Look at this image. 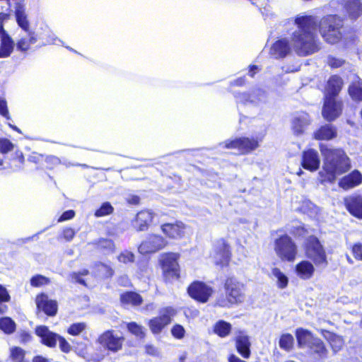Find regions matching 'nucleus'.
<instances>
[{"instance_id":"1","label":"nucleus","mask_w":362,"mask_h":362,"mask_svg":"<svg viewBox=\"0 0 362 362\" xmlns=\"http://www.w3.org/2000/svg\"><path fill=\"white\" fill-rule=\"evenodd\" d=\"M297 29L291 35V45L286 38L277 40L270 49V54L274 58H284L291 51L301 57L318 52L321 47L316 34L317 21L312 16H298L295 19Z\"/></svg>"},{"instance_id":"2","label":"nucleus","mask_w":362,"mask_h":362,"mask_svg":"<svg viewBox=\"0 0 362 362\" xmlns=\"http://www.w3.org/2000/svg\"><path fill=\"white\" fill-rule=\"evenodd\" d=\"M320 151L324 158L322 170L319 173L321 183L333 182L351 168L350 160L343 150L321 144Z\"/></svg>"},{"instance_id":"3","label":"nucleus","mask_w":362,"mask_h":362,"mask_svg":"<svg viewBox=\"0 0 362 362\" xmlns=\"http://www.w3.org/2000/svg\"><path fill=\"white\" fill-rule=\"evenodd\" d=\"M226 293L219 295L216 300V305L222 308L241 303L244 298L245 286L234 276L228 277L224 284Z\"/></svg>"},{"instance_id":"4","label":"nucleus","mask_w":362,"mask_h":362,"mask_svg":"<svg viewBox=\"0 0 362 362\" xmlns=\"http://www.w3.org/2000/svg\"><path fill=\"white\" fill-rule=\"evenodd\" d=\"M342 20L337 15H328L319 22V31L324 40L331 45L339 42L342 38L341 28Z\"/></svg>"},{"instance_id":"5","label":"nucleus","mask_w":362,"mask_h":362,"mask_svg":"<svg viewBox=\"0 0 362 362\" xmlns=\"http://www.w3.org/2000/svg\"><path fill=\"white\" fill-rule=\"evenodd\" d=\"M274 250L283 261L293 262L297 255V246L291 237L282 235L275 240Z\"/></svg>"},{"instance_id":"6","label":"nucleus","mask_w":362,"mask_h":362,"mask_svg":"<svg viewBox=\"0 0 362 362\" xmlns=\"http://www.w3.org/2000/svg\"><path fill=\"white\" fill-rule=\"evenodd\" d=\"M305 254L316 266L326 267L327 265L325 251L317 238L311 236L308 238Z\"/></svg>"},{"instance_id":"7","label":"nucleus","mask_w":362,"mask_h":362,"mask_svg":"<svg viewBox=\"0 0 362 362\" xmlns=\"http://www.w3.org/2000/svg\"><path fill=\"white\" fill-rule=\"evenodd\" d=\"M36 334L41 338L42 342L49 346L53 347L59 341L60 349L64 352H69L71 346L66 340L59 335L51 332L46 326H39L35 329Z\"/></svg>"},{"instance_id":"8","label":"nucleus","mask_w":362,"mask_h":362,"mask_svg":"<svg viewBox=\"0 0 362 362\" xmlns=\"http://www.w3.org/2000/svg\"><path fill=\"white\" fill-rule=\"evenodd\" d=\"M329 6L337 11L344 9L351 20H356L362 15V0H332Z\"/></svg>"},{"instance_id":"9","label":"nucleus","mask_w":362,"mask_h":362,"mask_svg":"<svg viewBox=\"0 0 362 362\" xmlns=\"http://www.w3.org/2000/svg\"><path fill=\"white\" fill-rule=\"evenodd\" d=\"M262 140V136L236 138L234 140L226 141L224 147L226 148L238 149L240 153L245 154L257 148Z\"/></svg>"},{"instance_id":"10","label":"nucleus","mask_w":362,"mask_h":362,"mask_svg":"<svg viewBox=\"0 0 362 362\" xmlns=\"http://www.w3.org/2000/svg\"><path fill=\"white\" fill-rule=\"evenodd\" d=\"M176 314V310L171 307H165L160 310V316L149 320L148 326L153 334L161 332L168 324L170 323L172 317Z\"/></svg>"},{"instance_id":"11","label":"nucleus","mask_w":362,"mask_h":362,"mask_svg":"<svg viewBox=\"0 0 362 362\" xmlns=\"http://www.w3.org/2000/svg\"><path fill=\"white\" fill-rule=\"evenodd\" d=\"M167 244V240L163 236L148 234L139 246L138 250L143 255L155 253L163 249Z\"/></svg>"},{"instance_id":"12","label":"nucleus","mask_w":362,"mask_h":362,"mask_svg":"<svg viewBox=\"0 0 362 362\" xmlns=\"http://www.w3.org/2000/svg\"><path fill=\"white\" fill-rule=\"evenodd\" d=\"M178 258L179 255L176 253L166 254L161 259V266L164 277L166 280L170 281L179 277V264L177 263Z\"/></svg>"},{"instance_id":"13","label":"nucleus","mask_w":362,"mask_h":362,"mask_svg":"<svg viewBox=\"0 0 362 362\" xmlns=\"http://www.w3.org/2000/svg\"><path fill=\"white\" fill-rule=\"evenodd\" d=\"M98 341L106 349L117 352L122 349L124 338L113 330H107L99 337Z\"/></svg>"},{"instance_id":"14","label":"nucleus","mask_w":362,"mask_h":362,"mask_svg":"<svg viewBox=\"0 0 362 362\" xmlns=\"http://www.w3.org/2000/svg\"><path fill=\"white\" fill-rule=\"evenodd\" d=\"M230 246L224 239L218 240L214 245L213 258L217 265H226L230 259Z\"/></svg>"},{"instance_id":"15","label":"nucleus","mask_w":362,"mask_h":362,"mask_svg":"<svg viewBox=\"0 0 362 362\" xmlns=\"http://www.w3.org/2000/svg\"><path fill=\"white\" fill-rule=\"evenodd\" d=\"M188 293L194 299L206 303L213 293L211 286L202 281H194L188 287Z\"/></svg>"},{"instance_id":"16","label":"nucleus","mask_w":362,"mask_h":362,"mask_svg":"<svg viewBox=\"0 0 362 362\" xmlns=\"http://www.w3.org/2000/svg\"><path fill=\"white\" fill-rule=\"evenodd\" d=\"M342 103L330 96H325L322 115L327 121H333L341 113Z\"/></svg>"},{"instance_id":"17","label":"nucleus","mask_w":362,"mask_h":362,"mask_svg":"<svg viewBox=\"0 0 362 362\" xmlns=\"http://www.w3.org/2000/svg\"><path fill=\"white\" fill-rule=\"evenodd\" d=\"M311 123L309 115L305 112L296 113L291 120V129L296 136L303 135Z\"/></svg>"},{"instance_id":"18","label":"nucleus","mask_w":362,"mask_h":362,"mask_svg":"<svg viewBox=\"0 0 362 362\" xmlns=\"http://www.w3.org/2000/svg\"><path fill=\"white\" fill-rule=\"evenodd\" d=\"M235 97L238 103L243 104L251 103L258 105L267 101V93L260 88L253 90L251 93H238Z\"/></svg>"},{"instance_id":"19","label":"nucleus","mask_w":362,"mask_h":362,"mask_svg":"<svg viewBox=\"0 0 362 362\" xmlns=\"http://www.w3.org/2000/svg\"><path fill=\"white\" fill-rule=\"evenodd\" d=\"M154 218V214L150 210H143L137 213L132 221V226L137 231L146 230Z\"/></svg>"},{"instance_id":"20","label":"nucleus","mask_w":362,"mask_h":362,"mask_svg":"<svg viewBox=\"0 0 362 362\" xmlns=\"http://www.w3.org/2000/svg\"><path fill=\"white\" fill-rule=\"evenodd\" d=\"M161 230L170 238L180 239L185 235L187 226L181 221H176L175 223L163 224Z\"/></svg>"},{"instance_id":"21","label":"nucleus","mask_w":362,"mask_h":362,"mask_svg":"<svg viewBox=\"0 0 362 362\" xmlns=\"http://www.w3.org/2000/svg\"><path fill=\"white\" fill-rule=\"evenodd\" d=\"M362 184V174L358 170H354L349 174L344 176L339 181V187L348 190Z\"/></svg>"},{"instance_id":"22","label":"nucleus","mask_w":362,"mask_h":362,"mask_svg":"<svg viewBox=\"0 0 362 362\" xmlns=\"http://www.w3.org/2000/svg\"><path fill=\"white\" fill-rule=\"evenodd\" d=\"M348 211L354 216L362 219V196L351 195L344 199Z\"/></svg>"},{"instance_id":"23","label":"nucleus","mask_w":362,"mask_h":362,"mask_svg":"<svg viewBox=\"0 0 362 362\" xmlns=\"http://www.w3.org/2000/svg\"><path fill=\"white\" fill-rule=\"evenodd\" d=\"M36 305L38 309L42 310L45 314L54 316L57 311V304L55 300H51L48 296L42 293L36 298Z\"/></svg>"},{"instance_id":"24","label":"nucleus","mask_w":362,"mask_h":362,"mask_svg":"<svg viewBox=\"0 0 362 362\" xmlns=\"http://www.w3.org/2000/svg\"><path fill=\"white\" fill-rule=\"evenodd\" d=\"M320 163V158L316 151L309 149L303 152L302 165L305 169L315 171L318 169Z\"/></svg>"},{"instance_id":"25","label":"nucleus","mask_w":362,"mask_h":362,"mask_svg":"<svg viewBox=\"0 0 362 362\" xmlns=\"http://www.w3.org/2000/svg\"><path fill=\"white\" fill-rule=\"evenodd\" d=\"M251 342L250 337L244 332H240L235 337V347L237 351L245 358L250 356Z\"/></svg>"},{"instance_id":"26","label":"nucleus","mask_w":362,"mask_h":362,"mask_svg":"<svg viewBox=\"0 0 362 362\" xmlns=\"http://www.w3.org/2000/svg\"><path fill=\"white\" fill-rule=\"evenodd\" d=\"M315 269L313 264L308 260H303L295 267V272L300 279L308 280L311 279L315 273Z\"/></svg>"},{"instance_id":"27","label":"nucleus","mask_w":362,"mask_h":362,"mask_svg":"<svg viewBox=\"0 0 362 362\" xmlns=\"http://www.w3.org/2000/svg\"><path fill=\"white\" fill-rule=\"evenodd\" d=\"M343 85V81L338 76H332L329 78L325 92V96L335 97L340 92Z\"/></svg>"},{"instance_id":"28","label":"nucleus","mask_w":362,"mask_h":362,"mask_svg":"<svg viewBox=\"0 0 362 362\" xmlns=\"http://www.w3.org/2000/svg\"><path fill=\"white\" fill-rule=\"evenodd\" d=\"M349 94L354 100L362 101V80L358 76H353Z\"/></svg>"},{"instance_id":"29","label":"nucleus","mask_w":362,"mask_h":362,"mask_svg":"<svg viewBox=\"0 0 362 362\" xmlns=\"http://www.w3.org/2000/svg\"><path fill=\"white\" fill-rule=\"evenodd\" d=\"M0 58H6L10 56L13 49V41L6 33H3L0 37Z\"/></svg>"},{"instance_id":"30","label":"nucleus","mask_w":362,"mask_h":362,"mask_svg":"<svg viewBox=\"0 0 362 362\" xmlns=\"http://www.w3.org/2000/svg\"><path fill=\"white\" fill-rule=\"evenodd\" d=\"M337 136L335 128L331 124H325L321 127L314 134V137L317 140H330Z\"/></svg>"},{"instance_id":"31","label":"nucleus","mask_w":362,"mask_h":362,"mask_svg":"<svg viewBox=\"0 0 362 362\" xmlns=\"http://www.w3.org/2000/svg\"><path fill=\"white\" fill-rule=\"evenodd\" d=\"M324 337L329 341L334 353L339 351L344 346V340L340 337L326 330H321Z\"/></svg>"},{"instance_id":"32","label":"nucleus","mask_w":362,"mask_h":362,"mask_svg":"<svg viewBox=\"0 0 362 362\" xmlns=\"http://www.w3.org/2000/svg\"><path fill=\"white\" fill-rule=\"evenodd\" d=\"M16 17L18 25L25 32L29 31V23L25 13V9L22 4L18 3L16 6Z\"/></svg>"},{"instance_id":"33","label":"nucleus","mask_w":362,"mask_h":362,"mask_svg":"<svg viewBox=\"0 0 362 362\" xmlns=\"http://www.w3.org/2000/svg\"><path fill=\"white\" fill-rule=\"evenodd\" d=\"M28 37H23L17 42L16 47L18 50L21 52L27 51L31 45L35 44L37 42V37L33 32H28Z\"/></svg>"},{"instance_id":"34","label":"nucleus","mask_w":362,"mask_h":362,"mask_svg":"<svg viewBox=\"0 0 362 362\" xmlns=\"http://www.w3.org/2000/svg\"><path fill=\"white\" fill-rule=\"evenodd\" d=\"M121 302L123 304L139 305L142 303L141 296L135 292H126L120 296Z\"/></svg>"},{"instance_id":"35","label":"nucleus","mask_w":362,"mask_h":362,"mask_svg":"<svg viewBox=\"0 0 362 362\" xmlns=\"http://www.w3.org/2000/svg\"><path fill=\"white\" fill-rule=\"evenodd\" d=\"M231 328L232 326L229 322L219 320L214 325V332L221 337H226L230 333Z\"/></svg>"},{"instance_id":"36","label":"nucleus","mask_w":362,"mask_h":362,"mask_svg":"<svg viewBox=\"0 0 362 362\" xmlns=\"http://www.w3.org/2000/svg\"><path fill=\"white\" fill-rule=\"evenodd\" d=\"M272 275L276 279V285L278 288L283 289L285 288L288 284V279L280 269L273 267L271 272Z\"/></svg>"},{"instance_id":"37","label":"nucleus","mask_w":362,"mask_h":362,"mask_svg":"<svg viewBox=\"0 0 362 362\" xmlns=\"http://www.w3.org/2000/svg\"><path fill=\"white\" fill-rule=\"evenodd\" d=\"M310 349L320 358L327 357V350L325 347L323 342L319 339H313L310 345Z\"/></svg>"},{"instance_id":"38","label":"nucleus","mask_w":362,"mask_h":362,"mask_svg":"<svg viewBox=\"0 0 362 362\" xmlns=\"http://www.w3.org/2000/svg\"><path fill=\"white\" fill-rule=\"evenodd\" d=\"M279 347L286 351H291L294 345V338L291 334H283L279 341Z\"/></svg>"},{"instance_id":"39","label":"nucleus","mask_w":362,"mask_h":362,"mask_svg":"<svg viewBox=\"0 0 362 362\" xmlns=\"http://www.w3.org/2000/svg\"><path fill=\"white\" fill-rule=\"evenodd\" d=\"M296 335L300 346L309 344L311 340L313 341L311 332L302 328L296 329Z\"/></svg>"},{"instance_id":"40","label":"nucleus","mask_w":362,"mask_h":362,"mask_svg":"<svg viewBox=\"0 0 362 362\" xmlns=\"http://www.w3.org/2000/svg\"><path fill=\"white\" fill-rule=\"evenodd\" d=\"M0 329L6 334H11L16 329V323L10 317L0 319Z\"/></svg>"},{"instance_id":"41","label":"nucleus","mask_w":362,"mask_h":362,"mask_svg":"<svg viewBox=\"0 0 362 362\" xmlns=\"http://www.w3.org/2000/svg\"><path fill=\"white\" fill-rule=\"evenodd\" d=\"M25 351L20 347L11 349V358L13 362H29L25 359Z\"/></svg>"},{"instance_id":"42","label":"nucleus","mask_w":362,"mask_h":362,"mask_svg":"<svg viewBox=\"0 0 362 362\" xmlns=\"http://www.w3.org/2000/svg\"><path fill=\"white\" fill-rule=\"evenodd\" d=\"M113 211V207L109 202H105L102 204L100 209L96 210L95 216L97 217H101L112 214Z\"/></svg>"},{"instance_id":"43","label":"nucleus","mask_w":362,"mask_h":362,"mask_svg":"<svg viewBox=\"0 0 362 362\" xmlns=\"http://www.w3.org/2000/svg\"><path fill=\"white\" fill-rule=\"evenodd\" d=\"M128 330L139 338L144 337V332L141 326L139 325L136 322H129L127 324Z\"/></svg>"},{"instance_id":"44","label":"nucleus","mask_w":362,"mask_h":362,"mask_svg":"<svg viewBox=\"0 0 362 362\" xmlns=\"http://www.w3.org/2000/svg\"><path fill=\"white\" fill-rule=\"evenodd\" d=\"M346 61L341 58L336 57L332 55H329L327 58V64L333 69H337L342 66L345 64Z\"/></svg>"},{"instance_id":"45","label":"nucleus","mask_w":362,"mask_h":362,"mask_svg":"<svg viewBox=\"0 0 362 362\" xmlns=\"http://www.w3.org/2000/svg\"><path fill=\"white\" fill-rule=\"evenodd\" d=\"M86 325L84 322L74 323L69 327L68 332L71 335H78L86 329Z\"/></svg>"},{"instance_id":"46","label":"nucleus","mask_w":362,"mask_h":362,"mask_svg":"<svg viewBox=\"0 0 362 362\" xmlns=\"http://www.w3.org/2000/svg\"><path fill=\"white\" fill-rule=\"evenodd\" d=\"M14 148V145L7 139H0V152L1 153H7L11 151Z\"/></svg>"},{"instance_id":"47","label":"nucleus","mask_w":362,"mask_h":362,"mask_svg":"<svg viewBox=\"0 0 362 362\" xmlns=\"http://www.w3.org/2000/svg\"><path fill=\"white\" fill-rule=\"evenodd\" d=\"M98 247L105 250L108 252H113L115 250V244L112 240L109 239H101L98 242Z\"/></svg>"},{"instance_id":"48","label":"nucleus","mask_w":362,"mask_h":362,"mask_svg":"<svg viewBox=\"0 0 362 362\" xmlns=\"http://www.w3.org/2000/svg\"><path fill=\"white\" fill-rule=\"evenodd\" d=\"M98 271L103 277H110L113 275V269L104 264L100 263L97 265Z\"/></svg>"},{"instance_id":"49","label":"nucleus","mask_w":362,"mask_h":362,"mask_svg":"<svg viewBox=\"0 0 362 362\" xmlns=\"http://www.w3.org/2000/svg\"><path fill=\"white\" fill-rule=\"evenodd\" d=\"M119 262L127 264L134 261V255L129 251L122 252L117 257Z\"/></svg>"},{"instance_id":"50","label":"nucleus","mask_w":362,"mask_h":362,"mask_svg":"<svg viewBox=\"0 0 362 362\" xmlns=\"http://www.w3.org/2000/svg\"><path fill=\"white\" fill-rule=\"evenodd\" d=\"M172 335L177 339H182L185 337V330L180 325H175L171 329Z\"/></svg>"},{"instance_id":"51","label":"nucleus","mask_w":362,"mask_h":362,"mask_svg":"<svg viewBox=\"0 0 362 362\" xmlns=\"http://www.w3.org/2000/svg\"><path fill=\"white\" fill-rule=\"evenodd\" d=\"M48 281H49L46 277L42 275H36L31 279L30 284L33 286L37 287L47 284Z\"/></svg>"},{"instance_id":"52","label":"nucleus","mask_w":362,"mask_h":362,"mask_svg":"<svg viewBox=\"0 0 362 362\" xmlns=\"http://www.w3.org/2000/svg\"><path fill=\"white\" fill-rule=\"evenodd\" d=\"M352 254L355 259L362 261V243H356L352 247Z\"/></svg>"},{"instance_id":"53","label":"nucleus","mask_w":362,"mask_h":362,"mask_svg":"<svg viewBox=\"0 0 362 362\" xmlns=\"http://www.w3.org/2000/svg\"><path fill=\"white\" fill-rule=\"evenodd\" d=\"M76 231L71 228H65L62 232V236L66 241L70 242L76 235Z\"/></svg>"},{"instance_id":"54","label":"nucleus","mask_w":362,"mask_h":362,"mask_svg":"<svg viewBox=\"0 0 362 362\" xmlns=\"http://www.w3.org/2000/svg\"><path fill=\"white\" fill-rule=\"evenodd\" d=\"M74 216H75V211L74 210L66 211L59 218L58 222H62L64 221L71 219L74 217Z\"/></svg>"},{"instance_id":"55","label":"nucleus","mask_w":362,"mask_h":362,"mask_svg":"<svg viewBox=\"0 0 362 362\" xmlns=\"http://www.w3.org/2000/svg\"><path fill=\"white\" fill-rule=\"evenodd\" d=\"M45 161L50 165V168H53L54 166L58 165L61 163L60 159L54 156H47Z\"/></svg>"},{"instance_id":"56","label":"nucleus","mask_w":362,"mask_h":362,"mask_svg":"<svg viewBox=\"0 0 362 362\" xmlns=\"http://www.w3.org/2000/svg\"><path fill=\"white\" fill-rule=\"evenodd\" d=\"M10 300V296L6 288L0 284V301L8 302Z\"/></svg>"},{"instance_id":"57","label":"nucleus","mask_w":362,"mask_h":362,"mask_svg":"<svg viewBox=\"0 0 362 362\" xmlns=\"http://www.w3.org/2000/svg\"><path fill=\"white\" fill-rule=\"evenodd\" d=\"M0 114L6 119H10L6 103L2 99H0Z\"/></svg>"},{"instance_id":"58","label":"nucleus","mask_w":362,"mask_h":362,"mask_svg":"<svg viewBox=\"0 0 362 362\" xmlns=\"http://www.w3.org/2000/svg\"><path fill=\"white\" fill-rule=\"evenodd\" d=\"M43 158V156L42 155H40V154H38V153H33L30 157H29V160L30 162H33V163H39L40 160H42Z\"/></svg>"},{"instance_id":"59","label":"nucleus","mask_w":362,"mask_h":362,"mask_svg":"<svg viewBox=\"0 0 362 362\" xmlns=\"http://www.w3.org/2000/svg\"><path fill=\"white\" fill-rule=\"evenodd\" d=\"M8 18V15L6 13H0V36L1 35V33H6L3 28V23L4 21L7 20Z\"/></svg>"},{"instance_id":"60","label":"nucleus","mask_w":362,"mask_h":362,"mask_svg":"<svg viewBox=\"0 0 362 362\" xmlns=\"http://www.w3.org/2000/svg\"><path fill=\"white\" fill-rule=\"evenodd\" d=\"M47 42L49 44H54V45H64L63 42L57 38V37H54L53 35L49 36V39L47 40Z\"/></svg>"},{"instance_id":"61","label":"nucleus","mask_w":362,"mask_h":362,"mask_svg":"<svg viewBox=\"0 0 362 362\" xmlns=\"http://www.w3.org/2000/svg\"><path fill=\"white\" fill-rule=\"evenodd\" d=\"M146 351L150 355H156L158 354L156 348L152 345H146Z\"/></svg>"},{"instance_id":"62","label":"nucleus","mask_w":362,"mask_h":362,"mask_svg":"<svg viewBox=\"0 0 362 362\" xmlns=\"http://www.w3.org/2000/svg\"><path fill=\"white\" fill-rule=\"evenodd\" d=\"M127 202L132 204H138L139 203V197L137 196H132L127 199Z\"/></svg>"},{"instance_id":"63","label":"nucleus","mask_w":362,"mask_h":362,"mask_svg":"<svg viewBox=\"0 0 362 362\" xmlns=\"http://www.w3.org/2000/svg\"><path fill=\"white\" fill-rule=\"evenodd\" d=\"M259 68L255 65H252L250 66L249 74L250 76L253 77L255 74L258 71Z\"/></svg>"},{"instance_id":"64","label":"nucleus","mask_w":362,"mask_h":362,"mask_svg":"<svg viewBox=\"0 0 362 362\" xmlns=\"http://www.w3.org/2000/svg\"><path fill=\"white\" fill-rule=\"evenodd\" d=\"M228 362H245L234 354H232L228 358Z\"/></svg>"}]
</instances>
